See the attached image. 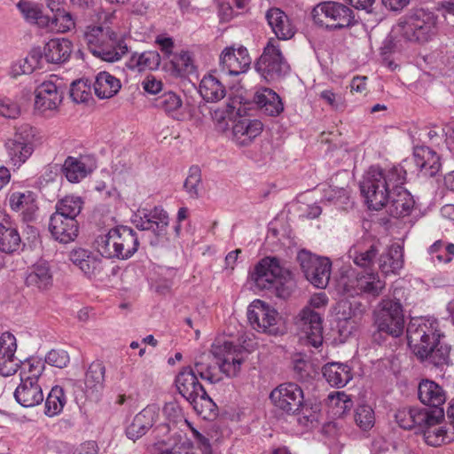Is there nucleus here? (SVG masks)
<instances>
[{"label":"nucleus","instance_id":"f257e3e1","mask_svg":"<svg viewBox=\"0 0 454 454\" xmlns=\"http://www.w3.org/2000/svg\"><path fill=\"white\" fill-rule=\"evenodd\" d=\"M405 181L406 170L402 166L386 169L371 167L360 189L370 209L386 207L390 215L399 218L409 215L415 204L411 194L403 187Z\"/></svg>","mask_w":454,"mask_h":454},{"label":"nucleus","instance_id":"f03ea898","mask_svg":"<svg viewBox=\"0 0 454 454\" xmlns=\"http://www.w3.org/2000/svg\"><path fill=\"white\" fill-rule=\"evenodd\" d=\"M443 418V409L429 411L419 406L403 407L395 414V422L401 428L423 434L426 442L431 446L447 443L454 439V433L449 435L444 427L434 428Z\"/></svg>","mask_w":454,"mask_h":454},{"label":"nucleus","instance_id":"7ed1b4c3","mask_svg":"<svg viewBox=\"0 0 454 454\" xmlns=\"http://www.w3.org/2000/svg\"><path fill=\"white\" fill-rule=\"evenodd\" d=\"M254 334L241 337L239 347L231 340L216 338L210 347V354L216 360L219 371L228 378L236 377L246 356L255 349Z\"/></svg>","mask_w":454,"mask_h":454},{"label":"nucleus","instance_id":"20e7f679","mask_svg":"<svg viewBox=\"0 0 454 454\" xmlns=\"http://www.w3.org/2000/svg\"><path fill=\"white\" fill-rule=\"evenodd\" d=\"M98 252L105 258L125 261L138 250L139 238L130 227L117 226L96 239Z\"/></svg>","mask_w":454,"mask_h":454},{"label":"nucleus","instance_id":"39448f33","mask_svg":"<svg viewBox=\"0 0 454 454\" xmlns=\"http://www.w3.org/2000/svg\"><path fill=\"white\" fill-rule=\"evenodd\" d=\"M270 398L274 405L287 414L301 415L299 422L307 424L317 420V406H313L304 399L301 387L293 382L283 383L274 388Z\"/></svg>","mask_w":454,"mask_h":454},{"label":"nucleus","instance_id":"423d86ee","mask_svg":"<svg viewBox=\"0 0 454 454\" xmlns=\"http://www.w3.org/2000/svg\"><path fill=\"white\" fill-rule=\"evenodd\" d=\"M83 36L90 52L103 60L117 61L128 51L127 44L109 27L89 26Z\"/></svg>","mask_w":454,"mask_h":454},{"label":"nucleus","instance_id":"0eeeda50","mask_svg":"<svg viewBox=\"0 0 454 454\" xmlns=\"http://www.w3.org/2000/svg\"><path fill=\"white\" fill-rule=\"evenodd\" d=\"M292 286V273L282 268L276 257H265L257 263V289L274 288L278 297L286 298Z\"/></svg>","mask_w":454,"mask_h":454},{"label":"nucleus","instance_id":"6e6552de","mask_svg":"<svg viewBox=\"0 0 454 454\" xmlns=\"http://www.w3.org/2000/svg\"><path fill=\"white\" fill-rule=\"evenodd\" d=\"M311 16L316 25L329 31L350 27L356 23L354 12L349 7L333 1L317 4Z\"/></svg>","mask_w":454,"mask_h":454},{"label":"nucleus","instance_id":"1a4fd4ad","mask_svg":"<svg viewBox=\"0 0 454 454\" xmlns=\"http://www.w3.org/2000/svg\"><path fill=\"white\" fill-rule=\"evenodd\" d=\"M374 325L379 333L394 338L400 337L404 331L403 307L399 300L384 298L373 312Z\"/></svg>","mask_w":454,"mask_h":454},{"label":"nucleus","instance_id":"9d476101","mask_svg":"<svg viewBox=\"0 0 454 454\" xmlns=\"http://www.w3.org/2000/svg\"><path fill=\"white\" fill-rule=\"evenodd\" d=\"M442 336L439 324L434 319L411 318L407 327L408 345L417 356H427V348L438 344Z\"/></svg>","mask_w":454,"mask_h":454},{"label":"nucleus","instance_id":"9b49d317","mask_svg":"<svg viewBox=\"0 0 454 454\" xmlns=\"http://www.w3.org/2000/svg\"><path fill=\"white\" fill-rule=\"evenodd\" d=\"M393 33L400 35L405 41L427 42L436 33V17L432 12L419 11L398 22Z\"/></svg>","mask_w":454,"mask_h":454},{"label":"nucleus","instance_id":"f8f14e48","mask_svg":"<svg viewBox=\"0 0 454 454\" xmlns=\"http://www.w3.org/2000/svg\"><path fill=\"white\" fill-rule=\"evenodd\" d=\"M255 114V90L239 87L224 108L218 107L212 113L213 119L224 129L235 115L253 117Z\"/></svg>","mask_w":454,"mask_h":454},{"label":"nucleus","instance_id":"ddd939ff","mask_svg":"<svg viewBox=\"0 0 454 454\" xmlns=\"http://www.w3.org/2000/svg\"><path fill=\"white\" fill-rule=\"evenodd\" d=\"M328 298L324 293L314 294L309 299V306L300 313L299 326L305 334L308 342L314 348L323 343V321L320 314L313 309L325 307Z\"/></svg>","mask_w":454,"mask_h":454},{"label":"nucleus","instance_id":"4468645a","mask_svg":"<svg viewBox=\"0 0 454 454\" xmlns=\"http://www.w3.org/2000/svg\"><path fill=\"white\" fill-rule=\"evenodd\" d=\"M289 67L285 61L276 39H269L263 52L257 59V72L262 81L270 83L287 73Z\"/></svg>","mask_w":454,"mask_h":454},{"label":"nucleus","instance_id":"2eb2a0df","mask_svg":"<svg viewBox=\"0 0 454 454\" xmlns=\"http://www.w3.org/2000/svg\"><path fill=\"white\" fill-rule=\"evenodd\" d=\"M297 261L306 278L314 286L325 288L329 283L332 262L327 257H321L307 250H301Z\"/></svg>","mask_w":454,"mask_h":454},{"label":"nucleus","instance_id":"dca6fc26","mask_svg":"<svg viewBox=\"0 0 454 454\" xmlns=\"http://www.w3.org/2000/svg\"><path fill=\"white\" fill-rule=\"evenodd\" d=\"M133 223L140 231H150L156 238L151 245L156 246L160 239H166L169 218L168 213L160 207L152 209L140 208L133 215Z\"/></svg>","mask_w":454,"mask_h":454},{"label":"nucleus","instance_id":"f3484780","mask_svg":"<svg viewBox=\"0 0 454 454\" xmlns=\"http://www.w3.org/2000/svg\"><path fill=\"white\" fill-rule=\"evenodd\" d=\"M340 285L342 291L348 296L365 294L373 297L379 296L385 289L386 282L380 279L377 272L359 273L355 278H342Z\"/></svg>","mask_w":454,"mask_h":454},{"label":"nucleus","instance_id":"a211bd4d","mask_svg":"<svg viewBox=\"0 0 454 454\" xmlns=\"http://www.w3.org/2000/svg\"><path fill=\"white\" fill-rule=\"evenodd\" d=\"M251 64L247 48L240 46L226 47L220 55L221 71L230 75H239L246 73Z\"/></svg>","mask_w":454,"mask_h":454},{"label":"nucleus","instance_id":"6ab92c4d","mask_svg":"<svg viewBox=\"0 0 454 454\" xmlns=\"http://www.w3.org/2000/svg\"><path fill=\"white\" fill-rule=\"evenodd\" d=\"M63 99V93L51 81H45L35 90V108L43 114L56 111Z\"/></svg>","mask_w":454,"mask_h":454},{"label":"nucleus","instance_id":"aec40b11","mask_svg":"<svg viewBox=\"0 0 454 454\" xmlns=\"http://www.w3.org/2000/svg\"><path fill=\"white\" fill-rule=\"evenodd\" d=\"M69 260L88 278H96L103 271L101 258L93 252L84 248L73 249L68 255Z\"/></svg>","mask_w":454,"mask_h":454},{"label":"nucleus","instance_id":"412c9836","mask_svg":"<svg viewBox=\"0 0 454 454\" xmlns=\"http://www.w3.org/2000/svg\"><path fill=\"white\" fill-rule=\"evenodd\" d=\"M16 402L25 408L39 405L44 398L41 385L35 378H23L20 373V383L14 391Z\"/></svg>","mask_w":454,"mask_h":454},{"label":"nucleus","instance_id":"4be33fe9","mask_svg":"<svg viewBox=\"0 0 454 454\" xmlns=\"http://www.w3.org/2000/svg\"><path fill=\"white\" fill-rule=\"evenodd\" d=\"M49 231L54 239L59 243L67 244L77 238L79 223L75 218L52 214L50 217Z\"/></svg>","mask_w":454,"mask_h":454},{"label":"nucleus","instance_id":"5701e85b","mask_svg":"<svg viewBox=\"0 0 454 454\" xmlns=\"http://www.w3.org/2000/svg\"><path fill=\"white\" fill-rule=\"evenodd\" d=\"M97 168L96 160L89 155L68 156L62 166V171L70 183H79Z\"/></svg>","mask_w":454,"mask_h":454},{"label":"nucleus","instance_id":"b1692460","mask_svg":"<svg viewBox=\"0 0 454 454\" xmlns=\"http://www.w3.org/2000/svg\"><path fill=\"white\" fill-rule=\"evenodd\" d=\"M8 200L12 210L21 211L24 223H33L36 220L38 206L33 192H13L10 193Z\"/></svg>","mask_w":454,"mask_h":454},{"label":"nucleus","instance_id":"393cba45","mask_svg":"<svg viewBox=\"0 0 454 454\" xmlns=\"http://www.w3.org/2000/svg\"><path fill=\"white\" fill-rule=\"evenodd\" d=\"M159 415V409L156 406L148 405L145 407L134 417L130 425L127 427V437L135 442L145 435L158 420Z\"/></svg>","mask_w":454,"mask_h":454},{"label":"nucleus","instance_id":"a878e982","mask_svg":"<svg viewBox=\"0 0 454 454\" xmlns=\"http://www.w3.org/2000/svg\"><path fill=\"white\" fill-rule=\"evenodd\" d=\"M177 392L188 402H194L199 394L205 390L200 383L196 372L191 366L181 369L175 379Z\"/></svg>","mask_w":454,"mask_h":454},{"label":"nucleus","instance_id":"bb28decb","mask_svg":"<svg viewBox=\"0 0 454 454\" xmlns=\"http://www.w3.org/2000/svg\"><path fill=\"white\" fill-rule=\"evenodd\" d=\"M418 397L427 406L434 407V410L442 409V406L446 401V392L436 382L426 379L419 384Z\"/></svg>","mask_w":454,"mask_h":454},{"label":"nucleus","instance_id":"cd10ccee","mask_svg":"<svg viewBox=\"0 0 454 454\" xmlns=\"http://www.w3.org/2000/svg\"><path fill=\"white\" fill-rule=\"evenodd\" d=\"M0 218V250L12 254L20 247V236L8 215L1 212Z\"/></svg>","mask_w":454,"mask_h":454},{"label":"nucleus","instance_id":"c85d7f7f","mask_svg":"<svg viewBox=\"0 0 454 454\" xmlns=\"http://www.w3.org/2000/svg\"><path fill=\"white\" fill-rule=\"evenodd\" d=\"M73 51V43L67 38H53L47 42L42 51L49 63L61 64L67 62Z\"/></svg>","mask_w":454,"mask_h":454},{"label":"nucleus","instance_id":"c756f323","mask_svg":"<svg viewBox=\"0 0 454 454\" xmlns=\"http://www.w3.org/2000/svg\"><path fill=\"white\" fill-rule=\"evenodd\" d=\"M257 109L267 116L276 117L284 111V104L279 95L270 88H257Z\"/></svg>","mask_w":454,"mask_h":454},{"label":"nucleus","instance_id":"7c9ffc66","mask_svg":"<svg viewBox=\"0 0 454 454\" xmlns=\"http://www.w3.org/2000/svg\"><path fill=\"white\" fill-rule=\"evenodd\" d=\"M265 18L278 39L287 40L294 35L295 28L282 10L270 8L266 12Z\"/></svg>","mask_w":454,"mask_h":454},{"label":"nucleus","instance_id":"2f4dec72","mask_svg":"<svg viewBox=\"0 0 454 454\" xmlns=\"http://www.w3.org/2000/svg\"><path fill=\"white\" fill-rule=\"evenodd\" d=\"M27 286L38 290H47L53 283L52 272L47 262H39L30 267L27 272Z\"/></svg>","mask_w":454,"mask_h":454},{"label":"nucleus","instance_id":"473e14b6","mask_svg":"<svg viewBox=\"0 0 454 454\" xmlns=\"http://www.w3.org/2000/svg\"><path fill=\"white\" fill-rule=\"evenodd\" d=\"M413 160L425 176H435L441 168L440 158L434 151L427 146L415 147Z\"/></svg>","mask_w":454,"mask_h":454},{"label":"nucleus","instance_id":"72a5a7b5","mask_svg":"<svg viewBox=\"0 0 454 454\" xmlns=\"http://www.w3.org/2000/svg\"><path fill=\"white\" fill-rule=\"evenodd\" d=\"M381 244L379 240H372L362 246L358 244L349 250V257L360 268L370 269L375 262Z\"/></svg>","mask_w":454,"mask_h":454},{"label":"nucleus","instance_id":"f704fd0d","mask_svg":"<svg viewBox=\"0 0 454 454\" xmlns=\"http://www.w3.org/2000/svg\"><path fill=\"white\" fill-rule=\"evenodd\" d=\"M403 267V251L400 245L392 244L387 247L379 258V269L385 276L398 274Z\"/></svg>","mask_w":454,"mask_h":454},{"label":"nucleus","instance_id":"c9c22d12","mask_svg":"<svg viewBox=\"0 0 454 454\" xmlns=\"http://www.w3.org/2000/svg\"><path fill=\"white\" fill-rule=\"evenodd\" d=\"M154 106L174 120L180 121L184 118L183 100L176 92H164L155 98Z\"/></svg>","mask_w":454,"mask_h":454},{"label":"nucleus","instance_id":"e433bc0d","mask_svg":"<svg viewBox=\"0 0 454 454\" xmlns=\"http://www.w3.org/2000/svg\"><path fill=\"white\" fill-rule=\"evenodd\" d=\"M121 88V81L108 72H99L95 78L93 89L95 94L100 99L111 98L115 96Z\"/></svg>","mask_w":454,"mask_h":454},{"label":"nucleus","instance_id":"4c0bfd02","mask_svg":"<svg viewBox=\"0 0 454 454\" xmlns=\"http://www.w3.org/2000/svg\"><path fill=\"white\" fill-rule=\"evenodd\" d=\"M322 372L325 380L334 387H343L352 380L351 369L344 364H326L323 367Z\"/></svg>","mask_w":454,"mask_h":454},{"label":"nucleus","instance_id":"58836bf2","mask_svg":"<svg viewBox=\"0 0 454 454\" xmlns=\"http://www.w3.org/2000/svg\"><path fill=\"white\" fill-rule=\"evenodd\" d=\"M168 59L167 68L175 77H184L195 72L193 59L188 51L173 53Z\"/></svg>","mask_w":454,"mask_h":454},{"label":"nucleus","instance_id":"ea45409f","mask_svg":"<svg viewBox=\"0 0 454 454\" xmlns=\"http://www.w3.org/2000/svg\"><path fill=\"white\" fill-rule=\"evenodd\" d=\"M200 96L207 102H218L226 95L224 85L214 75H205L200 83Z\"/></svg>","mask_w":454,"mask_h":454},{"label":"nucleus","instance_id":"a19ab883","mask_svg":"<svg viewBox=\"0 0 454 454\" xmlns=\"http://www.w3.org/2000/svg\"><path fill=\"white\" fill-rule=\"evenodd\" d=\"M233 139L240 147H247L253 144L255 138V121L250 117H240L233 126Z\"/></svg>","mask_w":454,"mask_h":454},{"label":"nucleus","instance_id":"79ce46f5","mask_svg":"<svg viewBox=\"0 0 454 454\" xmlns=\"http://www.w3.org/2000/svg\"><path fill=\"white\" fill-rule=\"evenodd\" d=\"M42 59L43 53L40 48L31 50L26 58L20 59L12 65L11 75L17 77L22 74L33 73L35 69L41 68Z\"/></svg>","mask_w":454,"mask_h":454},{"label":"nucleus","instance_id":"37998d69","mask_svg":"<svg viewBox=\"0 0 454 454\" xmlns=\"http://www.w3.org/2000/svg\"><path fill=\"white\" fill-rule=\"evenodd\" d=\"M160 64V55L155 51H147L133 53L127 62V67L132 70L144 71L157 69Z\"/></svg>","mask_w":454,"mask_h":454},{"label":"nucleus","instance_id":"c03bdc74","mask_svg":"<svg viewBox=\"0 0 454 454\" xmlns=\"http://www.w3.org/2000/svg\"><path fill=\"white\" fill-rule=\"evenodd\" d=\"M16 6L27 23L37 25L41 28H44L49 25V16L43 13L41 7L37 4L21 0Z\"/></svg>","mask_w":454,"mask_h":454},{"label":"nucleus","instance_id":"a18cd8bd","mask_svg":"<svg viewBox=\"0 0 454 454\" xmlns=\"http://www.w3.org/2000/svg\"><path fill=\"white\" fill-rule=\"evenodd\" d=\"M257 310H260L261 320L257 315V327L262 332L270 335H277L278 328L276 326L278 313L273 308L268 306L264 301L257 299Z\"/></svg>","mask_w":454,"mask_h":454},{"label":"nucleus","instance_id":"49530a36","mask_svg":"<svg viewBox=\"0 0 454 454\" xmlns=\"http://www.w3.org/2000/svg\"><path fill=\"white\" fill-rule=\"evenodd\" d=\"M5 149L10 163L20 168L32 155L35 146L23 145L22 143L8 139L5 142Z\"/></svg>","mask_w":454,"mask_h":454},{"label":"nucleus","instance_id":"de8ad7c7","mask_svg":"<svg viewBox=\"0 0 454 454\" xmlns=\"http://www.w3.org/2000/svg\"><path fill=\"white\" fill-rule=\"evenodd\" d=\"M106 368L101 361L91 363L85 373L84 384L88 390L92 392L103 388L105 381Z\"/></svg>","mask_w":454,"mask_h":454},{"label":"nucleus","instance_id":"09e8293b","mask_svg":"<svg viewBox=\"0 0 454 454\" xmlns=\"http://www.w3.org/2000/svg\"><path fill=\"white\" fill-rule=\"evenodd\" d=\"M209 355L201 354L196 357L194 362V371L204 380L211 384L220 382L222 377L217 373L215 365L208 362Z\"/></svg>","mask_w":454,"mask_h":454},{"label":"nucleus","instance_id":"8fccbe9b","mask_svg":"<svg viewBox=\"0 0 454 454\" xmlns=\"http://www.w3.org/2000/svg\"><path fill=\"white\" fill-rule=\"evenodd\" d=\"M83 207V200L81 197L67 195L59 200L56 204V211L53 214H59L65 217L77 218Z\"/></svg>","mask_w":454,"mask_h":454},{"label":"nucleus","instance_id":"3c124183","mask_svg":"<svg viewBox=\"0 0 454 454\" xmlns=\"http://www.w3.org/2000/svg\"><path fill=\"white\" fill-rule=\"evenodd\" d=\"M427 355L425 356H418L420 360H427L434 366H442L448 364L450 359V348L438 340V344H434L427 348Z\"/></svg>","mask_w":454,"mask_h":454},{"label":"nucleus","instance_id":"603ef678","mask_svg":"<svg viewBox=\"0 0 454 454\" xmlns=\"http://www.w3.org/2000/svg\"><path fill=\"white\" fill-rule=\"evenodd\" d=\"M66 403L64 390L59 386L51 388L45 400V414L53 417L60 413Z\"/></svg>","mask_w":454,"mask_h":454},{"label":"nucleus","instance_id":"864d4df0","mask_svg":"<svg viewBox=\"0 0 454 454\" xmlns=\"http://www.w3.org/2000/svg\"><path fill=\"white\" fill-rule=\"evenodd\" d=\"M189 403L193 407L194 411L204 419H211L217 414V406L207 395L206 390L199 394L198 398H194V402Z\"/></svg>","mask_w":454,"mask_h":454},{"label":"nucleus","instance_id":"5fc2aeb1","mask_svg":"<svg viewBox=\"0 0 454 454\" xmlns=\"http://www.w3.org/2000/svg\"><path fill=\"white\" fill-rule=\"evenodd\" d=\"M53 13L52 18L49 17V25H47L45 28L59 33H65L74 27V21L71 14L66 12L64 8Z\"/></svg>","mask_w":454,"mask_h":454},{"label":"nucleus","instance_id":"6e6d98bb","mask_svg":"<svg viewBox=\"0 0 454 454\" xmlns=\"http://www.w3.org/2000/svg\"><path fill=\"white\" fill-rule=\"evenodd\" d=\"M428 252L433 262L447 263L454 256V244L437 240L429 247Z\"/></svg>","mask_w":454,"mask_h":454},{"label":"nucleus","instance_id":"4d7b16f0","mask_svg":"<svg viewBox=\"0 0 454 454\" xmlns=\"http://www.w3.org/2000/svg\"><path fill=\"white\" fill-rule=\"evenodd\" d=\"M201 187V170L198 166H192L184 181V188L191 198L197 199Z\"/></svg>","mask_w":454,"mask_h":454},{"label":"nucleus","instance_id":"13d9d810","mask_svg":"<svg viewBox=\"0 0 454 454\" xmlns=\"http://www.w3.org/2000/svg\"><path fill=\"white\" fill-rule=\"evenodd\" d=\"M70 97L75 103H85L91 98V86L87 80H77L72 82Z\"/></svg>","mask_w":454,"mask_h":454},{"label":"nucleus","instance_id":"bf43d9fd","mask_svg":"<svg viewBox=\"0 0 454 454\" xmlns=\"http://www.w3.org/2000/svg\"><path fill=\"white\" fill-rule=\"evenodd\" d=\"M349 198L348 184L339 186L333 183L323 191V200L329 202L346 204Z\"/></svg>","mask_w":454,"mask_h":454},{"label":"nucleus","instance_id":"052dcab7","mask_svg":"<svg viewBox=\"0 0 454 454\" xmlns=\"http://www.w3.org/2000/svg\"><path fill=\"white\" fill-rule=\"evenodd\" d=\"M355 420L363 430H368L374 424V412L371 406L367 404L359 405L355 413Z\"/></svg>","mask_w":454,"mask_h":454},{"label":"nucleus","instance_id":"680f3d73","mask_svg":"<svg viewBox=\"0 0 454 454\" xmlns=\"http://www.w3.org/2000/svg\"><path fill=\"white\" fill-rule=\"evenodd\" d=\"M35 129L29 124L20 125L13 135L12 141L22 143L23 145L35 146Z\"/></svg>","mask_w":454,"mask_h":454},{"label":"nucleus","instance_id":"e2e57ef3","mask_svg":"<svg viewBox=\"0 0 454 454\" xmlns=\"http://www.w3.org/2000/svg\"><path fill=\"white\" fill-rule=\"evenodd\" d=\"M294 378L300 381H307L313 377L314 369L312 364L303 358L294 360Z\"/></svg>","mask_w":454,"mask_h":454},{"label":"nucleus","instance_id":"0e129e2a","mask_svg":"<svg viewBox=\"0 0 454 454\" xmlns=\"http://www.w3.org/2000/svg\"><path fill=\"white\" fill-rule=\"evenodd\" d=\"M17 350L15 336L9 333H3L0 336V356H13Z\"/></svg>","mask_w":454,"mask_h":454},{"label":"nucleus","instance_id":"69168bd1","mask_svg":"<svg viewBox=\"0 0 454 454\" xmlns=\"http://www.w3.org/2000/svg\"><path fill=\"white\" fill-rule=\"evenodd\" d=\"M22 361L13 356H0V374L4 377L14 375Z\"/></svg>","mask_w":454,"mask_h":454},{"label":"nucleus","instance_id":"338daca9","mask_svg":"<svg viewBox=\"0 0 454 454\" xmlns=\"http://www.w3.org/2000/svg\"><path fill=\"white\" fill-rule=\"evenodd\" d=\"M333 405L340 410V414L351 410L353 402L345 392H336L328 395Z\"/></svg>","mask_w":454,"mask_h":454},{"label":"nucleus","instance_id":"774afa93","mask_svg":"<svg viewBox=\"0 0 454 454\" xmlns=\"http://www.w3.org/2000/svg\"><path fill=\"white\" fill-rule=\"evenodd\" d=\"M159 454H194L192 452V444L190 440L179 437L171 447H167Z\"/></svg>","mask_w":454,"mask_h":454}]
</instances>
